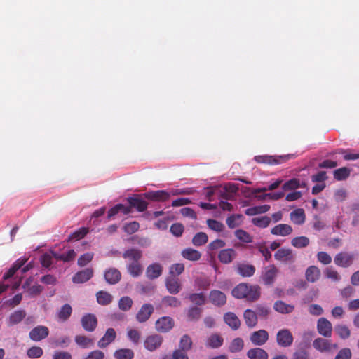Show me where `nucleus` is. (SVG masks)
<instances>
[{
    "mask_svg": "<svg viewBox=\"0 0 359 359\" xmlns=\"http://www.w3.org/2000/svg\"><path fill=\"white\" fill-rule=\"evenodd\" d=\"M93 276V270L90 268H87L77 272L72 278V281L74 283H83L89 280Z\"/></svg>",
    "mask_w": 359,
    "mask_h": 359,
    "instance_id": "ddd939ff",
    "label": "nucleus"
},
{
    "mask_svg": "<svg viewBox=\"0 0 359 359\" xmlns=\"http://www.w3.org/2000/svg\"><path fill=\"white\" fill-rule=\"evenodd\" d=\"M336 333L342 339H348L351 335V331L349 328L344 325H337L334 327Z\"/></svg>",
    "mask_w": 359,
    "mask_h": 359,
    "instance_id": "864d4df0",
    "label": "nucleus"
},
{
    "mask_svg": "<svg viewBox=\"0 0 359 359\" xmlns=\"http://www.w3.org/2000/svg\"><path fill=\"white\" fill-rule=\"evenodd\" d=\"M189 299L196 305L201 306L205 302V297L203 293H194L190 294Z\"/></svg>",
    "mask_w": 359,
    "mask_h": 359,
    "instance_id": "052dcab7",
    "label": "nucleus"
},
{
    "mask_svg": "<svg viewBox=\"0 0 359 359\" xmlns=\"http://www.w3.org/2000/svg\"><path fill=\"white\" fill-rule=\"evenodd\" d=\"M72 313V308L69 304H64L57 313V317L59 321L65 322L71 316Z\"/></svg>",
    "mask_w": 359,
    "mask_h": 359,
    "instance_id": "473e14b6",
    "label": "nucleus"
},
{
    "mask_svg": "<svg viewBox=\"0 0 359 359\" xmlns=\"http://www.w3.org/2000/svg\"><path fill=\"white\" fill-rule=\"evenodd\" d=\"M255 312L257 314L258 319H266L271 313V309L266 304H257L255 306Z\"/></svg>",
    "mask_w": 359,
    "mask_h": 359,
    "instance_id": "4c0bfd02",
    "label": "nucleus"
},
{
    "mask_svg": "<svg viewBox=\"0 0 359 359\" xmlns=\"http://www.w3.org/2000/svg\"><path fill=\"white\" fill-rule=\"evenodd\" d=\"M184 271V265L182 263L174 264L170 266L169 273L172 277L180 275Z\"/></svg>",
    "mask_w": 359,
    "mask_h": 359,
    "instance_id": "4d7b16f0",
    "label": "nucleus"
},
{
    "mask_svg": "<svg viewBox=\"0 0 359 359\" xmlns=\"http://www.w3.org/2000/svg\"><path fill=\"white\" fill-rule=\"evenodd\" d=\"M116 337V333L114 328H108L104 336L98 341L97 346L100 348H106L111 344Z\"/></svg>",
    "mask_w": 359,
    "mask_h": 359,
    "instance_id": "f8f14e48",
    "label": "nucleus"
},
{
    "mask_svg": "<svg viewBox=\"0 0 359 359\" xmlns=\"http://www.w3.org/2000/svg\"><path fill=\"white\" fill-rule=\"evenodd\" d=\"M309 239L306 236H298L294 237L291 241V244L292 246L297 248H303L309 245Z\"/></svg>",
    "mask_w": 359,
    "mask_h": 359,
    "instance_id": "79ce46f5",
    "label": "nucleus"
},
{
    "mask_svg": "<svg viewBox=\"0 0 359 359\" xmlns=\"http://www.w3.org/2000/svg\"><path fill=\"white\" fill-rule=\"evenodd\" d=\"M236 299H245L249 302H255L261 297V287L257 285L240 283L231 292Z\"/></svg>",
    "mask_w": 359,
    "mask_h": 359,
    "instance_id": "f257e3e1",
    "label": "nucleus"
},
{
    "mask_svg": "<svg viewBox=\"0 0 359 359\" xmlns=\"http://www.w3.org/2000/svg\"><path fill=\"white\" fill-rule=\"evenodd\" d=\"M88 233V229L86 227H81L78 230L71 233L69 236V241H78L82 239Z\"/></svg>",
    "mask_w": 359,
    "mask_h": 359,
    "instance_id": "5fc2aeb1",
    "label": "nucleus"
},
{
    "mask_svg": "<svg viewBox=\"0 0 359 359\" xmlns=\"http://www.w3.org/2000/svg\"><path fill=\"white\" fill-rule=\"evenodd\" d=\"M255 267L252 264L240 263L237 265V273L242 277H251L255 273Z\"/></svg>",
    "mask_w": 359,
    "mask_h": 359,
    "instance_id": "b1692460",
    "label": "nucleus"
},
{
    "mask_svg": "<svg viewBox=\"0 0 359 359\" xmlns=\"http://www.w3.org/2000/svg\"><path fill=\"white\" fill-rule=\"evenodd\" d=\"M122 257L130 262H140L142 257V251L138 248H132L125 250Z\"/></svg>",
    "mask_w": 359,
    "mask_h": 359,
    "instance_id": "dca6fc26",
    "label": "nucleus"
},
{
    "mask_svg": "<svg viewBox=\"0 0 359 359\" xmlns=\"http://www.w3.org/2000/svg\"><path fill=\"white\" fill-rule=\"evenodd\" d=\"M26 313L23 310H18L14 311L9 318V323L11 325H15L21 322L25 317Z\"/></svg>",
    "mask_w": 359,
    "mask_h": 359,
    "instance_id": "de8ad7c7",
    "label": "nucleus"
},
{
    "mask_svg": "<svg viewBox=\"0 0 359 359\" xmlns=\"http://www.w3.org/2000/svg\"><path fill=\"white\" fill-rule=\"evenodd\" d=\"M244 347V341L243 340L240 338L237 337L232 340L229 346V351L231 353H238L241 351L243 349Z\"/></svg>",
    "mask_w": 359,
    "mask_h": 359,
    "instance_id": "a19ab883",
    "label": "nucleus"
},
{
    "mask_svg": "<svg viewBox=\"0 0 359 359\" xmlns=\"http://www.w3.org/2000/svg\"><path fill=\"white\" fill-rule=\"evenodd\" d=\"M140 224L137 222H132L125 224L123 229L128 234H133L138 231Z\"/></svg>",
    "mask_w": 359,
    "mask_h": 359,
    "instance_id": "0e129e2a",
    "label": "nucleus"
},
{
    "mask_svg": "<svg viewBox=\"0 0 359 359\" xmlns=\"http://www.w3.org/2000/svg\"><path fill=\"white\" fill-rule=\"evenodd\" d=\"M133 304V299L128 297H122L118 301V308L123 311H129Z\"/></svg>",
    "mask_w": 359,
    "mask_h": 359,
    "instance_id": "a18cd8bd",
    "label": "nucleus"
},
{
    "mask_svg": "<svg viewBox=\"0 0 359 359\" xmlns=\"http://www.w3.org/2000/svg\"><path fill=\"white\" fill-rule=\"evenodd\" d=\"M293 336L288 329H282L276 334V342L281 347H289L293 343Z\"/></svg>",
    "mask_w": 359,
    "mask_h": 359,
    "instance_id": "7ed1b4c3",
    "label": "nucleus"
},
{
    "mask_svg": "<svg viewBox=\"0 0 359 359\" xmlns=\"http://www.w3.org/2000/svg\"><path fill=\"white\" fill-rule=\"evenodd\" d=\"M224 320L225 323L233 330H237L241 326V321L234 313H226L224 316Z\"/></svg>",
    "mask_w": 359,
    "mask_h": 359,
    "instance_id": "cd10ccee",
    "label": "nucleus"
},
{
    "mask_svg": "<svg viewBox=\"0 0 359 359\" xmlns=\"http://www.w3.org/2000/svg\"><path fill=\"white\" fill-rule=\"evenodd\" d=\"M236 252L232 248L222 250L218 255L219 260L223 264L231 263L236 257Z\"/></svg>",
    "mask_w": 359,
    "mask_h": 359,
    "instance_id": "aec40b11",
    "label": "nucleus"
},
{
    "mask_svg": "<svg viewBox=\"0 0 359 359\" xmlns=\"http://www.w3.org/2000/svg\"><path fill=\"white\" fill-rule=\"evenodd\" d=\"M25 257H20L17 259L10 269L4 275L3 279L7 280L14 276L17 271L20 270L27 262Z\"/></svg>",
    "mask_w": 359,
    "mask_h": 359,
    "instance_id": "393cba45",
    "label": "nucleus"
},
{
    "mask_svg": "<svg viewBox=\"0 0 359 359\" xmlns=\"http://www.w3.org/2000/svg\"><path fill=\"white\" fill-rule=\"evenodd\" d=\"M162 301L165 305L172 307H178L181 305V302L177 297L172 296L164 297Z\"/></svg>",
    "mask_w": 359,
    "mask_h": 359,
    "instance_id": "680f3d73",
    "label": "nucleus"
},
{
    "mask_svg": "<svg viewBox=\"0 0 359 359\" xmlns=\"http://www.w3.org/2000/svg\"><path fill=\"white\" fill-rule=\"evenodd\" d=\"M30 338L34 341H39L45 337V327H37L29 332Z\"/></svg>",
    "mask_w": 359,
    "mask_h": 359,
    "instance_id": "c03bdc74",
    "label": "nucleus"
},
{
    "mask_svg": "<svg viewBox=\"0 0 359 359\" xmlns=\"http://www.w3.org/2000/svg\"><path fill=\"white\" fill-rule=\"evenodd\" d=\"M317 330L320 335L325 337H330L332 332V325L325 318H320L317 322Z\"/></svg>",
    "mask_w": 359,
    "mask_h": 359,
    "instance_id": "1a4fd4ad",
    "label": "nucleus"
},
{
    "mask_svg": "<svg viewBox=\"0 0 359 359\" xmlns=\"http://www.w3.org/2000/svg\"><path fill=\"white\" fill-rule=\"evenodd\" d=\"M235 236L241 241L250 243H252L253 239L252 236L250 235L247 231L243 229H237L235 233Z\"/></svg>",
    "mask_w": 359,
    "mask_h": 359,
    "instance_id": "603ef678",
    "label": "nucleus"
},
{
    "mask_svg": "<svg viewBox=\"0 0 359 359\" xmlns=\"http://www.w3.org/2000/svg\"><path fill=\"white\" fill-rule=\"evenodd\" d=\"M114 357L116 359H133L134 352L130 348H120L114 353Z\"/></svg>",
    "mask_w": 359,
    "mask_h": 359,
    "instance_id": "ea45409f",
    "label": "nucleus"
},
{
    "mask_svg": "<svg viewBox=\"0 0 359 359\" xmlns=\"http://www.w3.org/2000/svg\"><path fill=\"white\" fill-rule=\"evenodd\" d=\"M354 255L347 252H340L334 259V264L339 266L346 268L353 263Z\"/></svg>",
    "mask_w": 359,
    "mask_h": 359,
    "instance_id": "9d476101",
    "label": "nucleus"
},
{
    "mask_svg": "<svg viewBox=\"0 0 359 359\" xmlns=\"http://www.w3.org/2000/svg\"><path fill=\"white\" fill-rule=\"evenodd\" d=\"M192 344L193 342L191 337L188 334H184L180 339L179 343V348L186 351H189V350H191Z\"/></svg>",
    "mask_w": 359,
    "mask_h": 359,
    "instance_id": "09e8293b",
    "label": "nucleus"
},
{
    "mask_svg": "<svg viewBox=\"0 0 359 359\" xmlns=\"http://www.w3.org/2000/svg\"><path fill=\"white\" fill-rule=\"evenodd\" d=\"M250 340L255 346H262L269 340V333L265 330L255 331L250 334Z\"/></svg>",
    "mask_w": 359,
    "mask_h": 359,
    "instance_id": "423d86ee",
    "label": "nucleus"
},
{
    "mask_svg": "<svg viewBox=\"0 0 359 359\" xmlns=\"http://www.w3.org/2000/svg\"><path fill=\"white\" fill-rule=\"evenodd\" d=\"M174 320L171 317L163 316L156 322V330L160 332H168L174 327Z\"/></svg>",
    "mask_w": 359,
    "mask_h": 359,
    "instance_id": "6e6552de",
    "label": "nucleus"
},
{
    "mask_svg": "<svg viewBox=\"0 0 359 359\" xmlns=\"http://www.w3.org/2000/svg\"><path fill=\"white\" fill-rule=\"evenodd\" d=\"M93 253L87 252L81 255L78 259V265L80 266H84L90 262L93 258Z\"/></svg>",
    "mask_w": 359,
    "mask_h": 359,
    "instance_id": "e2e57ef3",
    "label": "nucleus"
},
{
    "mask_svg": "<svg viewBox=\"0 0 359 359\" xmlns=\"http://www.w3.org/2000/svg\"><path fill=\"white\" fill-rule=\"evenodd\" d=\"M96 299L99 304L107 306L111 303L113 297L108 292L100 290L96 293Z\"/></svg>",
    "mask_w": 359,
    "mask_h": 359,
    "instance_id": "72a5a7b5",
    "label": "nucleus"
},
{
    "mask_svg": "<svg viewBox=\"0 0 359 359\" xmlns=\"http://www.w3.org/2000/svg\"><path fill=\"white\" fill-rule=\"evenodd\" d=\"M182 256L189 261H198L201 259V254L195 249L187 248L182 251Z\"/></svg>",
    "mask_w": 359,
    "mask_h": 359,
    "instance_id": "f704fd0d",
    "label": "nucleus"
},
{
    "mask_svg": "<svg viewBox=\"0 0 359 359\" xmlns=\"http://www.w3.org/2000/svg\"><path fill=\"white\" fill-rule=\"evenodd\" d=\"M283 157H273L272 156H257L255 157L256 162L259 163H266L269 165H276L281 163Z\"/></svg>",
    "mask_w": 359,
    "mask_h": 359,
    "instance_id": "2f4dec72",
    "label": "nucleus"
},
{
    "mask_svg": "<svg viewBox=\"0 0 359 359\" xmlns=\"http://www.w3.org/2000/svg\"><path fill=\"white\" fill-rule=\"evenodd\" d=\"M292 228L290 225L286 224H280L275 226L271 230V233L275 236H286L291 234Z\"/></svg>",
    "mask_w": 359,
    "mask_h": 359,
    "instance_id": "bb28decb",
    "label": "nucleus"
},
{
    "mask_svg": "<svg viewBox=\"0 0 359 359\" xmlns=\"http://www.w3.org/2000/svg\"><path fill=\"white\" fill-rule=\"evenodd\" d=\"M163 266L158 263H153L149 265L146 270V276L150 280H154L161 276Z\"/></svg>",
    "mask_w": 359,
    "mask_h": 359,
    "instance_id": "f3484780",
    "label": "nucleus"
},
{
    "mask_svg": "<svg viewBox=\"0 0 359 359\" xmlns=\"http://www.w3.org/2000/svg\"><path fill=\"white\" fill-rule=\"evenodd\" d=\"M202 313V309L192 306L191 307L187 312V318L189 321H196L198 320L201 316Z\"/></svg>",
    "mask_w": 359,
    "mask_h": 359,
    "instance_id": "8fccbe9b",
    "label": "nucleus"
},
{
    "mask_svg": "<svg viewBox=\"0 0 359 359\" xmlns=\"http://www.w3.org/2000/svg\"><path fill=\"white\" fill-rule=\"evenodd\" d=\"M273 309L278 313L288 314L294 311V306L293 304H286L282 300H278L274 302Z\"/></svg>",
    "mask_w": 359,
    "mask_h": 359,
    "instance_id": "a878e982",
    "label": "nucleus"
},
{
    "mask_svg": "<svg viewBox=\"0 0 359 359\" xmlns=\"http://www.w3.org/2000/svg\"><path fill=\"white\" fill-rule=\"evenodd\" d=\"M274 257L280 262H292L294 260L292 250L290 248H282L278 249L274 254Z\"/></svg>",
    "mask_w": 359,
    "mask_h": 359,
    "instance_id": "4468645a",
    "label": "nucleus"
},
{
    "mask_svg": "<svg viewBox=\"0 0 359 359\" xmlns=\"http://www.w3.org/2000/svg\"><path fill=\"white\" fill-rule=\"evenodd\" d=\"M210 302L217 306H223L226 302L225 294L219 290H212L209 296Z\"/></svg>",
    "mask_w": 359,
    "mask_h": 359,
    "instance_id": "5701e85b",
    "label": "nucleus"
},
{
    "mask_svg": "<svg viewBox=\"0 0 359 359\" xmlns=\"http://www.w3.org/2000/svg\"><path fill=\"white\" fill-rule=\"evenodd\" d=\"M163 341V337L159 334L149 335L145 339L144 346L147 350L154 351L161 346Z\"/></svg>",
    "mask_w": 359,
    "mask_h": 359,
    "instance_id": "0eeeda50",
    "label": "nucleus"
},
{
    "mask_svg": "<svg viewBox=\"0 0 359 359\" xmlns=\"http://www.w3.org/2000/svg\"><path fill=\"white\" fill-rule=\"evenodd\" d=\"M271 218L268 216L255 217L252 219L254 225L259 228H266L271 223Z\"/></svg>",
    "mask_w": 359,
    "mask_h": 359,
    "instance_id": "3c124183",
    "label": "nucleus"
},
{
    "mask_svg": "<svg viewBox=\"0 0 359 359\" xmlns=\"http://www.w3.org/2000/svg\"><path fill=\"white\" fill-rule=\"evenodd\" d=\"M208 241V235L204 232L197 233L192 238V243L195 246H201Z\"/></svg>",
    "mask_w": 359,
    "mask_h": 359,
    "instance_id": "49530a36",
    "label": "nucleus"
},
{
    "mask_svg": "<svg viewBox=\"0 0 359 359\" xmlns=\"http://www.w3.org/2000/svg\"><path fill=\"white\" fill-rule=\"evenodd\" d=\"M338 154L344 155V159L346 161L359 159V153H352L351 150L340 149L337 151Z\"/></svg>",
    "mask_w": 359,
    "mask_h": 359,
    "instance_id": "13d9d810",
    "label": "nucleus"
},
{
    "mask_svg": "<svg viewBox=\"0 0 359 359\" xmlns=\"http://www.w3.org/2000/svg\"><path fill=\"white\" fill-rule=\"evenodd\" d=\"M83 328L87 332H93L97 325V319L94 314L84 315L81 320Z\"/></svg>",
    "mask_w": 359,
    "mask_h": 359,
    "instance_id": "9b49d317",
    "label": "nucleus"
},
{
    "mask_svg": "<svg viewBox=\"0 0 359 359\" xmlns=\"http://www.w3.org/2000/svg\"><path fill=\"white\" fill-rule=\"evenodd\" d=\"M300 186L299 180L297 178H293L292 180H290L287 181L283 185V189L285 191L288 190H294L297 188H299Z\"/></svg>",
    "mask_w": 359,
    "mask_h": 359,
    "instance_id": "bf43d9fd",
    "label": "nucleus"
},
{
    "mask_svg": "<svg viewBox=\"0 0 359 359\" xmlns=\"http://www.w3.org/2000/svg\"><path fill=\"white\" fill-rule=\"evenodd\" d=\"M74 339L76 344L83 348H88L93 344V340L84 335H76Z\"/></svg>",
    "mask_w": 359,
    "mask_h": 359,
    "instance_id": "37998d69",
    "label": "nucleus"
},
{
    "mask_svg": "<svg viewBox=\"0 0 359 359\" xmlns=\"http://www.w3.org/2000/svg\"><path fill=\"white\" fill-rule=\"evenodd\" d=\"M224 339L217 333L211 334L206 340L205 345L211 348H217L222 346Z\"/></svg>",
    "mask_w": 359,
    "mask_h": 359,
    "instance_id": "c756f323",
    "label": "nucleus"
},
{
    "mask_svg": "<svg viewBox=\"0 0 359 359\" xmlns=\"http://www.w3.org/2000/svg\"><path fill=\"white\" fill-rule=\"evenodd\" d=\"M291 221L295 224H302L305 222V214L303 209L298 208L292 211L290 215Z\"/></svg>",
    "mask_w": 359,
    "mask_h": 359,
    "instance_id": "c9c22d12",
    "label": "nucleus"
},
{
    "mask_svg": "<svg viewBox=\"0 0 359 359\" xmlns=\"http://www.w3.org/2000/svg\"><path fill=\"white\" fill-rule=\"evenodd\" d=\"M278 270L273 264L269 265L264 269L262 279L266 285H272L275 282Z\"/></svg>",
    "mask_w": 359,
    "mask_h": 359,
    "instance_id": "20e7f679",
    "label": "nucleus"
},
{
    "mask_svg": "<svg viewBox=\"0 0 359 359\" xmlns=\"http://www.w3.org/2000/svg\"><path fill=\"white\" fill-rule=\"evenodd\" d=\"M128 202L132 208L136 209L139 212H144L147 210L148 203L140 196L135 197H129Z\"/></svg>",
    "mask_w": 359,
    "mask_h": 359,
    "instance_id": "2eb2a0df",
    "label": "nucleus"
},
{
    "mask_svg": "<svg viewBox=\"0 0 359 359\" xmlns=\"http://www.w3.org/2000/svg\"><path fill=\"white\" fill-rule=\"evenodd\" d=\"M105 354L100 350H94L88 353L83 359H104Z\"/></svg>",
    "mask_w": 359,
    "mask_h": 359,
    "instance_id": "338daca9",
    "label": "nucleus"
},
{
    "mask_svg": "<svg viewBox=\"0 0 359 359\" xmlns=\"http://www.w3.org/2000/svg\"><path fill=\"white\" fill-rule=\"evenodd\" d=\"M351 355L352 353L350 348H344L338 352L334 359H351Z\"/></svg>",
    "mask_w": 359,
    "mask_h": 359,
    "instance_id": "774afa93",
    "label": "nucleus"
},
{
    "mask_svg": "<svg viewBox=\"0 0 359 359\" xmlns=\"http://www.w3.org/2000/svg\"><path fill=\"white\" fill-rule=\"evenodd\" d=\"M246 355L249 359H268L269 358L267 352L259 347L250 348L248 351Z\"/></svg>",
    "mask_w": 359,
    "mask_h": 359,
    "instance_id": "c85d7f7f",
    "label": "nucleus"
},
{
    "mask_svg": "<svg viewBox=\"0 0 359 359\" xmlns=\"http://www.w3.org/2000/svg\"><path fill=\"white\" fill-rule=\"evenodd\" d=\"M121 278V272L116 268H110L104 273V279L110 285L118 283Z\"/></svg>",
    "mask_w": 359,
    "mask_h": 359,
    "instance_id": "6ab92c4d",
    "label": "nucleus"
},
{
    "mask_svg": "<svg viewBox=\"0 0 359 359\" xmlns=\"http://www.w3.org/2000/svg\"><path fill=\"white\" fill-rule=\"evenodd\" d=\"M154 308L151 304H144L137 311L135 318L137 322L142 323L147 321L152 313H154Z\"/></svg>",
    "mask_w": 359,
    "mask_h": 359,
    "instance_id": "39448f33",
    "label": "nucleus"
},
{
    "mask_svg": "<svg viewBox=\"0 0 359 359\" xmlns=\"http://www.w3.org/2000/svg\"><path fill=\"white\" fill-rule=\"evenodd\" d=\"M128 272L133 277L140 276L143 271L142 266L140 262H130L127 266Z\"/></svg>",
    "mask_w": 359,
    "mask_h": 359,
    "instance_id": "e433bc0d",
    "label": "nucleus"
},
{
    "mask_svg": "<svg viewBox=\"0 0 359 359\" xmlns=\"http://www.w3.org/2000/svg\"><path fill=\"white\" fill-rule=\"evenodd\" d=\"M305 276L309 282L315 283L320 277V271L316 266H310L306 270Z\"/></svg>",
    "mask_w": 359,
    "mask_h": 359,
    "instance_id": "7c9ffc66",
    "label": "nucleus"
},
{
    "mask_svg": "<svg viewBox=\"0 0 359 359\" xmlns=\"http://www.w3.org/2000/svg\"><path fill=\"white\" fill-rule=\"evenodd\" d=\"M206 223L211 230L216 232H222L224 229V225L216 219H208Z\"/></svg>",
    "mask_w": 359,
    "mask_h": 359,
    "instance_id": "6e6d98bb",
    "label": "nucleus"
},
{
    "mask_svg": "<svg viewBox=\"0 0 359 359\" xmlns=\"http://www.w3.org/2000/svg\"><path fill=\"white\" fill-rule=\"evenodd\" d=\"M165 286L168 291L172 294H176L181 290V283L177 277H168L165 280Z\"/></svg>",
    "mask_w": 359,
    "mask_h": 359,
    "instance_id": "a211bd4d",
    "label": "nucleus"
},
{
    "mask_svg": "<svg viewBox=\"0 0 359 359\" xmlns=\"http://www.w3.org/2000/svg\"><path fill=\"white\" fill-rule=\"evenodd\" d=\"M309 354L304 348H300L292 354V359H309Z\"/></svg>",
    "mask_w": 359,
    "mask_h": 359,
    "instance_id": "69168bd1",
    "label": "nucleus"
},
{
    "mask_svg": "<svg viewBox=\"0 0 359 359\" xmlns=\"http://www.w3.org/2000/svg\"><path fill=\"white\" fill-rule=\"evenodd\" d=\"M313 346L316 350L322 353L330 352L338 348L337 344H332L330 340L321 337H318L313 341Z\"/></svg>",
    "mask_w": 359,
    "mask_h": 359,
    "instance_id": "f03ea898",
    "label": "nucleus"
},
{
    "mask_svg": "<svg viewBox=\"0 0 359 359\" xmlns=\"http://www.w3.org/2000/svg\"><path fill=\"white\" fill-rule=\"evenodd\" d=\"M148 199L158 201H165L170 197V192L165 190H158L145 194Z\"/></svg>",
    "mask_w": 359,
    "mask_h": 359,
    "instance_id": "4be33fe9",
    "label": "nucleus"
},
{
    "mask_svg": "<svg viewBox=\"0 0 359 359\" xmlns=\"http://www.w3.org/2000/svg\"><path fill=\"white\" fill-rule=\"evenodd\" d=\"M351 175V169L346 167H342L336 169L333 172V176L334 180L337 181L346 180Z\"/></svg>",
    "mask_w": 359,
    "mask_h": 359,
    "instance_id": "58836bf2",
    "label": "nucleus"
},
{
    "mask_svg": "<svg viewBox=\"0 0 359 359\" xmlns=\"http://www.w3.org/2000/svg\"><path fill=\"white\" fill-rule=\"evenodd\" d=\"M245 325L249 328L255 327L258 323V318L255 311L248 309L243 313Z\"/></svg>",
    "mask_w": 359,
    "mask_h": 359,
    "instance_id": "412c9836",
    "label": "nucleus"
}]
</instances>
